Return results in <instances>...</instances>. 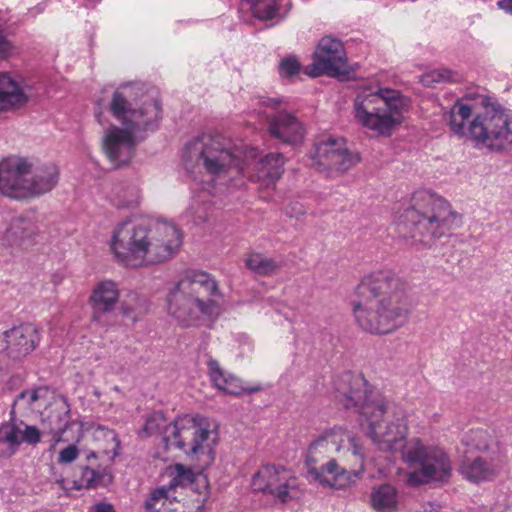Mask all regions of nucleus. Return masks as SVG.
Instances as JSON below:
<instances>
[{
	"label": "nucleus",
	"mask_w": 512,
	"mask_h": 512,
	"mask_svg": "<svg viewBox=\"0 0 512 512\" xmlns=\"http://www.w3.org/2000/svg\"><path fill=\"white\" fill-rule=\"evenodd\" d=\"M111 481L112 477L106 471H98L84 466L81 468L79 479L74 480L73 487L77 490L96 488L108 485Z\"/></svg>",
	"instance_id": "nucleus-28"
},
{
	"label": "nucleus",
	"mask_w": 512,
	"mask_h": 512,
	"mask_svg": "<svg viewBox=\"0 0 512 512\" xmlns=\"http://www.w3.org/2000/svg\"><path fill=\"white\" fill-rule=\"evenodd\" d=\"M353 159H354V162H355L356 160H359L360 158L356 154H354Z\"/></svg>",
	"instance_id": "nucleus-49"
},
{
	"label": "nucleus",
	"mask_w": 512,
	"mask_h": 512,
	"mask_svg": "<svg viewBox=\"0 0 512 512\" xmlns=\"http://www.w3.org/2000/svg\"><path fill=\"white\" fill-rule=\"evenodd\" d=\"M94 512H115V510L112 504L100 502L94 505Z\"/></svg>",
	"instance_id": "nucleus-44"
},
{
	"label": "nucleus",
	"mask_w": 512,
	"mask_h": 512,
	"mask_svg": "<svg viewBox=\"0 0 512 512\" xmlns=\"http://www.w3.org/2000/svg\"><path fill=\"white\" fill-rule=\"evenodd\" d=\"M139 89L140 86L134 83L120 85L109 102V111L120 125H110L105 130L102 148L115 166L129 163L134 157L139 136L155 131L162 119V109L157 99L132 107Z\"/></svg>",
	"instance_id": "nucleus-2"
},
{
	"label": "nucleus",
	"mask_w": 512,
	"mask_h": 512,
	"mask_svg": "<svg viewBox=\"0 0 512 512\" xmlns=\"http://www.w3.org/2000/svg\"><path fill=\"white\" fill-rule=\"evenodd\" d=\"M279 69L282 76L292 77L299 73L300 63L296 58L288 57L281 61Z\"/></svg>",
	"instance_id": "nucleus-40"
},
{
	"label": "nucleus",
	"mask_w": 512,
	"mask_h": 512,
	"mask_svg": "<svg viewBox=\"0 0 512 512\" xmlns=\"http://www.w3.org/2000/svg\"><path fill=\"white\" fill-rule=\"evenodd\" d=\"M313 166L328 176L344 174L352 166V158L343 137L327 136L319 140L311 155Z\"/></svg>",
	"instance_id": "nucleus-16"
},
{
	"label": "nucleus",
	"mask_w": 512,
	"mask_h": 512,
	"mask_svg": "<svg viewBox=\"0 0 512 512\" xmlns=\"http://www.w3.org/2000/svg\"><path fill=\"white\" fill-rule=\"evenodd\" d=\"M355 117L361 125L377 136L389 137L404 122L409 99L398 90L366 85L354 78Z\"/></svg>",
	"instance_id": "nucleus-8"
},
{
	"label": "nucleus",
	"mask_w": 512,
	"mask_h": 512,
	"mask_svg": "<svg viewBox=\"0 0 512 512\" xmlns=\"http://www.w3.org/2000/svg\"><path fill=\"white\" fill-rule=\"evenodd\" d=\"M121 310L125 317L136 321L147 313V301L138 293L130 292L122 301Z\"/></svg>",
	"instance_id": "nucleus-29"
},
{
	"label": "nucleus",
	"mask_w": 512,
	"mask_h": 512,
	"mask_svg": "<svg viewBox=\"0 0 512 512\" xmlns=\"http://www.w3.org/2000/svg\"><path fill=\"white\" fill-rule=\"evenodd\" d=\"M12 50L11 43L6 39V37L0 32V59H4L8 57Z\"/></svg>",
	"instance_id": "nucleus-42"
},
{
	"label": "nucleus",
	"mask_w": 512,
	"mask_h": 512,
	"mask_svg": "<svg viewBox=\"0 0 512 512\" xmlns=\"http://www.w3.org/2000/svg\"><path fill=\"white\" fill-rule=\"evenodd\" d=\"M168 425L169 424H166V419L162 413H153L146 419L143 432L147 436H151L159 432L164 434L165 427Z\"/></svg>",
	"instance_id": "nucleus-36"
},
{
	"label": "nucleus",
	"mask_w": 512,
	"mask_h": 512,
	"mask_svg": "<svg viewBox=\"0 0 512 512\" xmlns=\"http://www.w3.org/2000/svg\"><path fill=\"white\" fill-rule=\"evenodd\" d=\"M208 211V204L202 203L199 200H194L187 209V214L193 218L196 223H199L207 220Z\"/></svg>",
	"instance_id": "nucleus-37"
},
{
	"label": "nucleus",
	"mask_w": 512,
	"mask_h": 512,
	"mask_svg": "<svg viewBox=\"0 0 512 512\" xmlns=\"http://www.w3.org/2000/svg\"><path fill=\"white\" fill-rule=\"evenodd\" d=\"M59 180L54 163L34 164L25 158H12L0 163V192L23 199L51 191Z\"/></svg>",
	"instance_id": "nucleus-9"
},
{
	"label": "nucleus",
	"mask_w": 512,
	"mask_h": 512,
	"mask_svg": "<svg viewBox=\"0 0 512 512\" xmlns=\"http://www.w3.org/2000/svg\"><path fill=\"white\" fill-rule=\"evenodd\" d=\"M193 481L194 473L192 472V470L186 468L181 464H176L174 466V476L170 481L169 485L166 487L172 490L178 486H183L185 484L192 483Z\"/></svg>",
	"instance_id": "nucleus-34"
},
{
	"label": "nucleus",
	"mask_w": 512,
	"mask_h": 512,
	"mask_svg": "<svg viewBox=\"0 0 512 512\" xmlns=\"http://www.w3.org/2000/svg\"><path fill=\"white\" fill-rule=\"evenodd\" d=\"M348 56L343 42L334 36L322 37L313 53L306 74L311 77L327 75L340 78L348 73Z\"/></svg>",
	"instance_id": "nucleus-15"
},
{
	"label": "nucleus",
	"mask_w": 512,
	"mask_h": 512,
	"mask_svg": "<svg viewBox=\"0 0 512 512\" xmlns=\"http://www.w3.org/2000/svg\"><path fill=\"white\" fill-rule=\"evenodd\" d=\"M445 120L455 135L470 138L478 148L501 152L512 147V115L485 96L457 100Z\"/></svg>",
	"instance_id": "nucleus-4"
},
{
	"label": "nucleus",
	"mask_w": 512,
	"mask_h": 512,
	"mask_svg": "<svg viewBox=\"0 0 512 512\" xmlns=\"http://www.w3.org/2000/svg\"><path fill=\"white\" fill-rule=\"evenodd\" d=\"M403 457L410 467H417L407 475V482L411 486L447 482L451 477L450 457L439 446L426 445L420 439H414Z\"/></svg>",
	"instance_id": "nucleus-12"
},
{
	"label": "nucleus",
	"mask_w": 512,
	"mask_h": 512,
	"mask_svg": "<svg viewBox=\"0 0 512 512\" xmlns=\"http://www.w3.org/2000/svg\"><path fill=\"white\" fill-rule=\"evenodd\" d=\"M259 104L265 108L277 109L280 105V101L278 99L265 98L261 97L259 99Z\"/></svg>",
	"instance_id": "nucleus-43"
},
{
	"label": "nucleus",
	"mask_w": 512,
	"mask_h": 512,
	"mask_svg": "<svg viewBox=\"0 0 512 512\" xmlns=\"http://www.w3.org/2000/svg\"><path fill=\"white\" fill-rule=\"evenodd\" d=\"M90 457L95 458V457H96V454H95L94 452H92V453L88 456V458H90Z\"/></svg>",
	"instance_id": "nucleus-48"
},
{
	"label": "nucleus",
	"mask_w": 512,
	"mask_h": 512,
	"mask_svg": "<svg viewBox=\"0 0 512 512\" xmlns=\"http://www.w3.org/2000/svg\"><path fill=\"white\" fill-rule=\"evenodd\" d=\"M119 295L120 289L115 281L103 280L95 284L89 297L92 320L99 322L105 314L111 313L118 303Z\"/></svg>",
	"instance_id": "nucleus-19"
},
{
	"label": "nucleus",
	"mask_w": 512,
	"mask_h": 512,
	"mask_svg": "<svg viewBox=\"0 0 512 512\" xmlns=\"http://www.w3.org/2000/svg\"><path fill=\"white\" fill-rule=\"evenodd\" d=\"M453 80V75L450 71L442 69V70H432L424 73L420 76V82L427 87L433 86L439 83L451 82Z\"/></svg>",
	"instance_id": "nucleus-35"
},
{
	"label": "nucleus",
	"mask_w": 512,
	"mask_h": 512,
	"mask_svg": "<svg viewBox=\"0 0 512 512\" xmlns=\"http://www.w3.org/2000/svg\"><path fill=\"white\" fill-rule=\"evenodd\" d=\"M222 293L217 281L203 271H189L167 294L168 313L180 325H209L222 313Z\"/></svg>",
	"instance_id": "nucleus-6"
},
{
	"label": "nucleus",
	"mask_w": 512,
	"mask_h": 512,
	"mask_svg": "<svg viewBox=\"0 0 512 512\" xmlns=\"http://www.w3.org/2000/svg\"><path fill=\"white\" fill-rule=\"evenodd\" d=\"M217 439L216 429L201 416H179L164 430L166 448L179 449L187 456L208 455L210 457Z\"/></svg>",
	"instance_id": "nucleus-11"
},
{
	"label": "nucleus",
	"mask_w": 512,
	"mask_h": 512,
	"mask_svg": "<svg viewBox=\"0 0 512 512\" xmlns=\"http://www.w3.org/2000/svg\"><path fill=\"white\" fill-rule=\"evenodd\" d=\"M49 396L50 390L45 386H40L21 392L17 396L14 404L30 409L31 411H40L48 405Z\"/></svg>",
	"instance_id": "nucleus-27"
},
{
	"label": "nucleus",
	"mask_w": 512,
	"mask_h": 512,
	"mask_svg": "<svg viewBox=\"0 0 512 512\" xmlns=\"http://www.w3.org/2000/svg\"><path fill=\"white\" fill-rule=\"evenodd\" d=\"M252 486L283 504L299 500L302 496L298 478L282 466H262L253 476Z\"/></svg>",
	"instance_id": "nucleus-14"
},
{
	"label": "nucleus",
	"mask_w": 512,
	"mask_h": 512,
	"mask_svg": "<svg viewBox=\"0 0 512 512\" xmlns=\"http://www.w3.org/2000/svg\"><path fill=\"white\" fill-rule=\"evenodd\" d=\"M354 322L374 335L391 334L405 325L411 313L408 286L390 270L366 274L356 288Z\"/></svg>",
	"instance_id": "nucleus-1"
},
{
	"label": "nucleus",
	"mask_w": 512,
	"mask_h": 512,
	"mask_svg": "<svg viewBox=\"0 0 512 512\" xmlns=\"http://www.w3.org/2000/svg\"><path fill=\"white\" fill-rule=\"evenodd\" d=\"M208 370H209V376L211 378V381L213 384L219 389L227 394L230 395H241L242 393L248 392V393H254L259 390L258 387L256 388H244L241 385V382L239 379L234 377L231 374L226 373L224 370L221 369L219 363L210 358L207 362Z\"/></svg>",
	"instance_id": "nucleus-23"
},
{
	"label": "nucleus",
	"mask_w": 512,
	"mask_h": 512,
	"mask_svg": "<svg viewBox=\"0 0 512 512\" xmlns=\"http://www.w3.org/2000/svg\"><path fill=\"white\" fill-rule=\"evenodd\" d=\"M460 216L443 197L428 190L413 193L411 205L396 222L397 233L406 245L431 248L438 239L459 225Z\"/></svg>",
	"instance_id": "nucleus-5"
},
{
	"label": "nucleus",
	"mask_w": 512,
	"mask_h": 512,
	"mask_svg": "<svg viewBox=\"0 0 512 512\" xmlns=\"http://www.w3.org/2000/svg\"><path fill=\"white\" fill-rule=\"evenodd\" d=\"M79 456V449L75 444H70L59 452L58 463L69 464Z\"/></svg>",
	"instance_id": "nucleus-41"
},
{
	"label": "nucleus",
	"mask_w": 512,
	"mask_h": 512,
	"mask_svg": "<svg viewBox=\"0 0 512 512\" xmlns=\"http://www.w3.org/2000/svg\"><path fill=\"white\" fill-rule=\"evenodd\" d=\"M5 340L8 355L20 359L35 349L39 336L34 325L23 324L6 331Z\"/></svg>",
	"instance_id": "nucleus-20"
},
{
	"label": "nucleus",
	"mask_w": 512,
	"mask_h": 512,
	"mask_svg": "<svg viewBox=\"0 0 512 512\" xmlns=\"http://www.w3.org/2000/svg\"><path fill=\"white\" fill-rule=\"evenodd\" d=\"M69 419V411L66 407L51 411L50 414L43 419V433L51 434L54 438L51 449H54L56 444L62 440V435L68 428Z\"/></svg>",
	"instance_id": "nucleus-25"
},
{
	"label": "nucleus",
	"mask_w": 512,
	"mask_h": 512,
	"mask_svg": "<svg viewBox=\"0 0 512 512\" xmlns=\"http://www.w3.org/2000/svg\"><path fill=\"white\" fill-rule=\"evenodd\" d=\"M36 233L32 221L23 217L13 218L3 232V240L8 246H23L31 244Z\"/></svg>",
	"instance_id": "nucleus-24"
},
{
	"label": "nucleus",
	"mask_w": 512,
	"mask_h": 512,
	"mask_svg": "<svg viewBox=\"0 0 512 512\" xmlns=\"http://www.w3.org/2000/svg\"><path fill=\"white\" fill-rule=\"evenodd\" d=\"M0 444L5 445L10 454L15 453L21 444V428L13 422L1 424Z\"/></svg>",
	"instance_id": "nucleus-31"
},
{
	"label": "nucleus",
	"mask_w": 512,
	"mask_h": 512,
	"mask_svg": "<svg viewBox=\"0 0 512 512\" xmlns=\"http://www.w3.org/2000/svg\"><path fill=\"white\" fill-rule=\"evenodd\" d=\"M497 5L500 9L512 15V0H499Z\"/></svg>",
	"instance_id": "nucleus-45"
},
{
	"label": "nucleus",
	"mask_w": 512,
	"mask_h": 512,
	"mask_svg": "<svg viewBox=\"0 0 512 512\" xmlns=\"http://www.w3.org/2000/svg\"><path fill=\"white\" fill-rule=\"evenodd\" d=\"M110 434L112 435V439H114V440H115V439H116L115 434H114L113 432H110Z\"/></svg>",
	"instance_id": "nucleus-50"
},
{
	"label": "nucleus",
	"mask_w": 512,
	"mask_h": 512,
	"mask_svg": "<svg viewBox=\"0 0 512 512\" xmlns=\"http://www.w3.org/2000/svg\"><path fill=\"white\" fill-rule=\"evenodd\" d=\"M30 98V89L8 74L0 73V105L3 109L21 107Z\"/></svg>",
	"instance_id": "nucleus-22"
},
{
	"label": "nucleus",
	"mask_w": 512,
	"mask_h": 512,
	"mask_svg": "<svg viewBox=\"0 0 512 512\" xmlns=\"http://www.w3.org/2000/svg\"><path fill=\"white\" fill-rule=\"evenodd\" d=\"M336 395L335 398L345 409H349L352 404V388L350 385L343 386L341 380L335 382Z\"/></svg>",
	"instance_id": "nucleus-38"
},
{
	"label": "nucleus",
	"mask_w": 512,
	"mask_h": 512,
	"mask_svg": "<svg viewBox=\"0 0 512 512\" xmlns=\"http://www.w3.org/2000/svg\"><path fill=\"white\" fill-rule=\"evenodd\" d=\"M253 15L260 20L273 19L279 10V0H248Z\"/></svg>",
	"instance_id": "nucleus-32"
},
{
	"label": "nucleus",
	"mask_w": 512,
	"mask_h": 512,
	"mask_svg": "<svg viewBox=\"0 0 512 512\" xmlns=\"http://www.w3.org/2000/svg\"><path fill=\"white\" fill-rule=\"evenodd\" d=\"M354 418L366 425L371 438L384 451H402L406 442L408 426L402 413L392 411L384 395L359 375L354 379Z\"/></svg>",
	"instance_id": "nucleus-7"
},
{
	"label": "nucleus",
	"mask_w": 512,
	"mask_h": 512,
	"mask_svg": "<svg viewBox=\"0 0 512 512\" xmlns=\"http://www.w3.org/2000/svg\"><path fill=\"white\" fill-rule=\"evenodd\" d=\"M500 472V466L492 458L483 456H464L459 473L471 483H482L494 480Z\"/></svg>",
	"instance_id": "nucleus-21"
},
{
	"label": "nucleus",
	"mask_w": 512,
	"mask_h": 512,
	"mask_svg": "<svg viewBox=\"0 0 512 512\" xmlns=\"http://www.w3.org/2000/svg\"><path fill=\"white\" fill-rule=\"evenodd\" d=\"M127 362H123V363H120L119 367L117 369H114V367H111V369L113 370V372H121L123 371L124 367L126 366Z\"/></svg>",
	"instance_id": "nucleus-46"
},
{
	"label": "nucleus",
	"mask_w": 512,
	"mask_h": 512,
	"mask_svg": "<svg viewBox=\"0 0 512 512\" xmlns=\"http://www.w3.org/2000/svg\"><path fill=\"white\" fill-rule=\"evenodd\" d=\"M463 441L471 449L483 452L489 449L492 438L488 431L476 429L469 431Z\"/></svg>",
	"instance_id": "nucleus-33"
},
{
	"label": "nucleus",
	"mask_w": 512,
	"mask_h": 512,
	"mask_svg": "<svg viewBox=\"0 0 512 512\" xmlns=\"http://www.w3.org/2000/svg\"><path fill=\"white\" fill-rule=\"evenodd\" d=\"M182 245L180 230L172 223L128 219L118 223L111 235L114 259L129 268L160 264L170 260Z\"/></svg>",
	"instance_id": "nucleus-3"
},
{
	"label": "nucleus",
	"mask_w": 512,
	"mask_h": 512,
	"mask_svg": "<svg viewBox=\"0 0 512 512\" xmlns=\"http://www.w3.org/2000/svg\"><path fill=\"white\" fill-rule=\"evenodd\" d=\"M247 267L258 275H269L278 270L281 264L262 253H251L246 259Z\"/></svg>",
	"instance_id": "nucleus-30"
},
{
	"label": "nucleus",
	"mask_w": 512,
	"mask_h": 512,
	"mask_svg": "<svg viewBox=\"0 0 512 512\" xmlns=\"http://www.w3.org/2000/svg\"><path fill=\"white\" fill-rule=\"evenodd\" d=\"M371 501L377 512H396L398 508L397 490L389 484L381 485L372 493Z\"/></svg>",
	"instance_id": "nucleus-26"
},
{
	"label": "nucleus",
	"mask_w": 512,
	"mask_h": 512,
	"mask_svg": "<svg viewBox=\"0 0 512 512\" xmlns=\"http://www.w3.org/2000/svg\"><path fill=\"white\" fill-rule=\"evenodd\" d=\"M182 160L187 170L202 167L207 173L222 176L236 171H244L243 162L220 136L202 134L185 145Z\"/></svg>",
	"instance_id": "nucleus-10"
},
{
	"label": "nucleus",
	"mask_w": 512,
	"mask_h": 512,
	"mask_svg": "<svg viewBox=\"0 0 512 512\" xmlns=\"http://www.w3.org/2000/svg\"><path fill=\"white\" fill-rule=\"evenodd\" d=\"M268 132L275 139L287 144L302 142L305 129L303 124L291 113L279 112L268 117Z\"/></svg>",
	"instance_id": "nucleus-18"
},
{
	"label": "nucleus",
	"mask_w": 512,
	"mask_h": 512,
	"mask_svg": "<svg viewBox=\"0 0 512 512\" xmlns=\"http://www.w3.org/2000/svg\"><path fill=\"white\" fill-rule=\"evenodd\" d=\"M24 429H21V442H25L30 445H36L40 442L41 434L43 430H39L35 426L24 424Z\"/></svg>",
	"instance_id": "nucleus-39"
},
{
	"label": "nucleus",
	"mask_w": 512,
	"mask_h": 512,
	"mask_svg": "<svg viewBox=\"0 0 512 512\" xmlns=\"http://www.w3.org/2000/svg\"><path fill=\"white\" fill-rule=\"evenodd\" d=\"M304 209L302 206L299 207V209H297V211H295V214L294 215H300V214H304Z\"/></svg>",
	"instance_id": "nucleus-47"
},
{
	"label": "nucleus",
	"mask_w": 512,
	"mask_h": 512,
	"mask_svg": "<svg viewBox=\"0 0 512 512\" xmlns=\"http://www.w3.org/2000/svg\"><path fill=\"white\" fill-rule=\"evenodd\" d=\"M285 158L280 153H269L256 160V151L251 149L243 162L245 176L266 186L274 185L283 174Z\"/></svg>",
	"instance_id": "nucleus-17"
},
{
	"label": "nucleus",
	"mask_w": 512,
	"mask_h": 512,
	"mask_svg": "<svg viewBox=\"0 0 512 512\" xmlns=\"http://www.w3.org/2000/svg\"><path fill=\"white\" fill-rule=\"evenodd\" d=\"M334 441L329 436H323L314 441L308 450L306 465L307 476L310 482H316L324 487L343 489L350 483V473L340 467L335 460L317 466L324 455L337 450Z\"/></svg>",
	"instance_id": "nucleus-13"
}]
</instances>
